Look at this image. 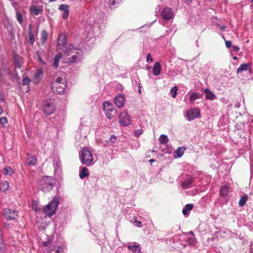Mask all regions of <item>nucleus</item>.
I'll return each instance as SVG.
<instances>
[{
  "label": "nucleus",
  "instance_id": "nucleus-1",
  "mask_svg": "<svg viewBox=\"0 0 253 253\" xmlns=\"http://www.w3.org/2000/svg\"><path fill=\"white\" fill-rule=\"evenodd\" d=\"M53 187V179L51 176H43L39 181V187L44 192L50 191Z\"/></svg>",
  "mask_w": 253,
  "mask_h": 253
},
{
  "label": "nucleus",
  "instance_id": "nucleus-2",
  "mask_svg": "<svg viewBox=\"0 0 253 253\" xmlns=\"http://www.w3.org/2000/svg\"><path fill=\"white\" fill-rule=\"evenodd\" d=\"M79 158L81 163L86 166L93 165V156L91 152L86 147H84L79 152Z\"/></svg>",
  "mask_w": 253,
  "mask_h": 253
},
{
  "label": "nucleus",
  "instance_id": "nucleus-3",
  "mask_svg": "<svg viewBox=\"0 0 253 253\" xmlns=\"http://www.w3.org/2000/svg\"><path fill=\"white\" fill-rule=\"evenodd\" d=\"M58 205L59 199L55 197L51 202L44 207L43 209L44 213L49 217H51L55 213Z\"/></svg>",
  "mask_w": 253,
  "mask_h": 253
},
{
  "label": "nucleus",
  "instance_id": "nucleus-4",
  "mask_svg": "<svg viewBox=\"0 0 253 253\" xmlns=\"http://www.w3.org/2000/svg\"><path fill=\"white\" fill-rule=\"evenodd\" d=\"M103 109L106 117L111 119L115 117L116 114V109L114 108L113 104L108 101H105L103 103Z\"/></svg>",
  "mask_w": 253,
  "mask_h": 253
},
{
  "label": "nucleus",
  "instance_id": "nucleus-5",
  "mask_svg": "<svg viewBox=\"0 0 253 253\" xmlns=\"http://www.w3.org/2000/svg\"><path fill=\"white\" fill-rule=\"evenodd\" d=\"M200 116V111L198 108H191L186 111V117L189 121H192L199 118Z\"/></svg>",
  "mask_w": 253,
  "mask_h": 253
},
{
  "label": "nucleus",
  "instance_id": "nucleus-6",
  "mask_svg": "<svg viewBox=\"0 0 253 253\" xmlns=\"http://www.w3.org/2000/svg\"><path fill=\"white\" fill-rule=\"evenodd\" d=\"M42 108L43 113L47 116L51 115L55 110L53 104L47 101L43 103Z\"/></svg>",
  "mask_w": 253,
  "mask_h": 253
},
{
  "label": "nucleus",
  "instance_id": "nucleus-7",
  "mask_svg": "<svg viewBox=\"0 0 253 253\" xmlns=\"http://www.w3.org/2000/svg\"><path fill=\"white\" fill-rule=\"evenodd\" d=\"M18 211L16 210H11L5 208L3 210V214L6 220H15L17 215Z\"/></svg>",
  "mask_w": 253,
  "mask_h": 253
},
{
  "label": "nucleus",
  "instance_id": "nucleus-8",
  "mask_svg": "<svg viewBox=\"0 0 253 253\" xmlns=\"http://www.w3.org/2000/svg\"><path fill=\"white\" fill-rule=\"evenodd\" d=\"M119 123L123 126H128L130 124V116L127 112H123L119 115Z\"/></svg>",
  "mask_w": 253,
  "mask_h": 253
},
{
  "label": "nucleus",
  "instance_id": "nucleus-9",
  "mask_svg": "<svg viewBox=\"0 0 253 253\" xmlns=\"http://www.w3.org/2000/svg\"><path fill=\"white\" fill-rule=\"evenodd\" d=\"M66 87L67 84L64 83L56 85H53L52 86V89L54 93L62 94L65 92Z\"/></svg>",
  "mask_w": 253,
  "mask_h": 253
},
{
  "label": "nucleus",
  "instance_id": "nucleus-10",
  "mask_svg": "<svg viewBox=\"0 0 253 253\" xmlns=\"http://www.w3.org/2000/svg\"><path fill=\"white\" fill-rule=\"evenodd\" d=\"M174 14L171 8H165L162 11V16L164 20H169L173 17Z\"/></svg>",
  "mask_w": 253,
  "mask_h": 253
},
{
  "label": "nucleus",
  "instance_id": "nucleus-11",
  "mask_svg": "<svg viewBox=\"0 0 253 253\" xmlns=\"http://www.w3.org/2000/svg\"><path fill=\"white\" fill-rule=\"evenodd\" d=\"M249 70L250 73H252V70L251 65L250 63H243L240 65V67L237 69L236 73L237 75L243 72Z\"/></svg>",
  "mask_w": 253,
  "mask_h": 253
},
{
  "label": "nucleus",
  "instance_id": "nucleus-12",
  "mask_svg": "<svg viewBox=\"0 0 253 253\" xmlns=\"http://www.w3.org/2000/svg\"><path fill=\"white\" fill-rule=\"evenodd\" d=\"M125 97L123 95L118 94L115 97L114 102L116 106L121 108L124 106L125 104Z\"/></svg>",
  "mask_w": 253,
  "mask_h": 253
},
{
  "label": "nucleus",
  "instance_id": "nucleus-13",
  "mask_svg": "<svg viewBox=\"0 0 253 253\" xmlns=\"http://www.w3.org/2000/svg\"><path fill=\"white\" fill-rule=\"evenodd\" d=\"M203 97L202 94H200L198 92H193L191 93L190 95V98H189V101L190 102L191 104H193L195 100H196L198 99H201Z\"/></svg>",
  "mask_w": 253,
  "mask_h": 253
},
{
  "label": "nucleus",
  "instance_id": "nucleus-14",
  "mask_svg": "<svg viewBox=\"0 0 253 253\" xmlns=\"http://www.w3.org/2000/svg\"><path fill=\"white\" fill-rule=\"evenodd\" d=\"M204 93L206 95L205 97L208 100H213L216 98L215 95L209 88H205L204 89Z\"/></svg>",
  "mask_w": 253,
  "mask_h": 253
},
{
  "label": "nucleus",
  "instance_id": "nucleus-15",
  "mask_svg": "<svg viewBox=\"0 0 253 253\" xmlns=\"http://www.w3.org/2000/svg\"><path fill=\"white\" fill-rule=\"evenodd\" d=\"M43 75V71L42 69H40L38 70L34 74V83L36 84H38L40 81L41 78H42V76Z\"/></svg>",
  "mask_w": 253,
  "mask_h": 253
},
{
  "label": "nucleus",
  "instance_id": "nucleus-16",
  "mask_svg": "<svg viewBox=\"0 0 253 253\" xmlns=\"http://www.w3.org/2000/svg\"><path fill=\"white\" fill-rule=\"evenodd\" d=\"M161 71V66L159 62H156L153 67V74L154 76H158Z\"/></svg>",
  "mask_w": 253,
  "mask_h": 253
},
{
  "label": "nucleus",
  "instance_id": "nucleus-17",
  "mask_svg": "<svg viewBox=\"0 0 253 253\" xmlns=\"http://www.w3.org/2000/svg\"><path fill=\"white\" fill-rule=\"evenodd\" d=\"M28 37H29L30 44L31 45H33L35 41V39L34 34H33V32L32 31L31 24H30L28 26Z\"/></svg>",
  "mask_w": 253,
  "mask_h": 253
},
{
  "label": "nucleus",
  "instance_id": "nucleus-18",
  "mask_svg": "<svg viewBox=\"0 0 253 253\" xmlns=\"http://www.w3.org/2000/svg\"><path fill=\"white\" fill-rule=\"evenodd\" d=\"M67 43L66 37L63 34H60L57 39V43L58 45H65Z\"/></svg>",
  "mask_w": 253,
  "mask_h": 253
},
{
  "label": "nucleus",
  "instance_id": "nucleus-19",
  "mask_svg": "<svg viewBox=\"0 0 253 253\" xmlns=\"http://www.w3.org/2000/svg\"><path fill=\"white\" fill-rule=\"evenodd\" d=\"M185 148L184 146L179 147L177 148L174 154V157L175 158H179L183 155L184 151Z\"/></svg>",
  "mask_w": 253,
  "mask_h": 253
},
{
  "label": "nucleus",
  "instance_id": "nucleus-20",
  "mask_svg": "<svg viewBox=\"0 0 253 253\" xmlns=\"http://www.w3.org/2000/svg\"><path fill=\"white\" fill-rule=\"evenodd\" d=\"M89 174L88 169L86 167H83L80 171L79 177L81 179L88 176Z\"/></svg>",
  "mask_w": 253,
  "mask_h": 253
},
{
  "label": "nucleus",
  "instance_id": "nucleus-21",
  "mask_svg": "<svg viewBox=\"0 0 253 253\" xmlns=\"http://www.w3.org/2000/svg\"><path fill=\"white\" fill-rule=\"evenodd\" d=\"M62 57V54L60 52L57 54L53 58V66L54 68H57L59 66V62Z\"/></svg>",
  "mask_w": 253,
  "mask_h": 253
},
{
  "label": "nucleus",
  "instance_id": "nucleus-22",
  "mask_svg": "<svg viewBox=\"0 0 253 253\" xmlns=\"http://www.w3.org/2000/svg\"><path fill=\"white\" fill-rule=\"evenodd\" d=\"M193 205L192 204H186L182 209V213L184 215H188L189 212L193 208Z\"/></svg>",
  "mask_w": 253,
  "mask_h": 253
},
{
  "label": "nucleus",
  "instance_id": "nucleus-23",
  "mask_svg": "<svg viewBox=\"0 0 253 253\" xmlns=\"http://www.w3.org/2000/svg\"><path fill=\"white\" fill-rule=\"evenodd\" d=\"M128 249L131 251L132 253H139L140 252V247L139 245H129L128 246Z\"/></svg>",
  "mask_w": 253,
  "mask_h": 253
},
{
  "label": "nucleus",
  "instance_id": "nucleus-24",
  "mask_svg": "<svg viewBox=\"0 0 253 253\" xmlns=\"http://www.w3.org/2000/svg\"><path fill=\"white\" fill-rule=\"evenodd\" d=\"M30 11L35 15H38L42 11V8L38 7L35 5H33L30 8Z\"/></svg>",
  "mask_w": 253,
  "mask_h": 253
},
{
  "label": "nucleus",
  "instance_id": "nucleus-25",
  "mask_svg": "<svg viewBox=\"0 0 253 253\" xmlns=\"http://www.w3.org/2000/svg\"><path fill=\"white\" fill-rule=\"evenodd\" d=\"M9 187V183L5 181L0 183V191L2 192H5L8 190Z\"/></svg>",
  "mask_w": 253,
  "mask_h": 253
},
{
  "label": "nucleus",
  "instance_id": "nucleus-26",
  "mask_svg": "<svg viewBox=\"0 0 253 253\" xmlns=\"http://www.w3.org/2000/svg\"><path fill=\"white\" fill-rule=\"evenodd\" d=\"M193 183V179L189 178L186 180H184L182 183V187L183 188H188L192 183Z\"/></svg>",
  "mask_w": 253,
  "mask_h": 253
},
{
  "label": "nucleus",
  "instance_id": "nucleus-27",
  "mask_svg": "<svg viewBox=\"0 0 253 253\" xmlns=\"http://www.w3.org/2000/svg\"><path fill=\"white\" fill-rule=\"evenodd\" d=\"M219 193L222 197H225L228 193V187L226 185L222 186L220 188Z\"/></svg>",
  "mask_w": 253,
  "mask_h": 253
},
{
  "label": "nucleus",
  "instance_id": "nucleus-28",
  "mask_svg": "<svg viewBox=\"0 0 253 253\" xmlns=\"http://www.w3.org/2000/svg\"><path fill=\"white\" fill-rule=\"evenodd\" d=\"M47 32L45 30H42L41 32V42L44 44L47 39Z\"/></svg>",
  "mask_w": 253,
  "mask_h": 253
},
{
  "label": "nucleus",
  "instance_id": "nucleus-29",
  "mask_svg": "<svg viewBox=\"0 0 253 253\" xmlns=\"http://www.w3.org/2000/svg\"><path fill=\"white\" fill-rule=\"evenodd\" d=\"M3 172L5 175H11L14 173V171L10 167L7 166L3 168Z\"/></svg>",
  "mask_w": 253,
  "mask_h": 253
},
{
  "label": "nucleus",
  "instance_id": "nucleus-30",
  "mask_svg": "<svg viewBox=\"0 0 253 253\" xmlns=\"http://www.w3.org/2000/svg\"><path fill=\"white\" fill-rule=\"evenodd\" d=\"M248 200V195L247 194L244 195L240 199L239 201V205L240 207H243L246 204Z\"/></svg>",
  "mask_w": 253,
  "mask_h": 253
},
{
  "label": "nucleus",
  "instance_id": "nucleus-31",
  "mask_svg": "<svg viewBox=\"0 0 253 253\" xmlns=\"http://www.w3.org/2000/svg\"><path fill=\"white\" fill-rule=\"evenodd\" d=\"M169 141L168 136L165 134L161 135L159 137V142L160 144H166Z\"/></svg>",
  "mask_w": 253,
  "mask_h": 253
},
{
  "label": "nucleus",
  "instance_id": "nucleus-32",
  "mask_svg": "<svg viewBox=\"0 0 253 253\" xmlns=\"http://www.w3.org/2000/svg\"><path fill=\"white\" fill-rule=\"evenodd\" d=\"M37 159L34 157L29 158L27 161V164L29 166H34L37 164Z\"/></svg>",
  "mask_w": 253,
  "mask_h": 253
},
{
  "label": "nucleus",
  "instance_id": "nucleus-33",
  "mask_svg": "<svg viewBox=\"0 0 253 253\" xmlns=\"http://www.w3.org/2000/svg\"><path fill=\"white\" fill-rule=\"evenodd\" d=\"M53 167L54 169V172L55 173H58L61 171V169L60 162H56L55 164H53Z\"/></svg>",
  "mask_w": 253,
  "mask_h": 253
},
{
  "label": "nucleus",
  "instance_id": "nucleus-34",
  "mask_svg": "<svg viewBox=\"0 0 253 253\" xmlns=\"http://www.w3.org/2000/svg\"><path fill=\"white\" fill-rule=\"evenodd\" d=\"M122 0H110V6L111 9L114 8L116 7V5H118Z\"/></svg>",
  "mask_w": 253,
  "mask_h": 253
},
{
  "label": "nucleus",
  "instance_id": "nucleus-35",
  "mask_svg": "<svg viewBox=\"0 0 253 253\" xmlns=\"http://www.w3.org/2000/svg\"><path fill=\"white\" fill-rule=\"evenodd\" d=\"M63 251V248L58 247H53L51 249L49 253H60Z\"/></svg>",
  "mask_w": 253,
  "mask_h": 253
},
{
  "label": "nucleus",
  "instance_id": "nucleus-36",
  "mask_svg": "<svg viewBox=\"0 0 253 253\" xmlns=\"http://www.w3.org/2000/svg\"><path fill=\"white\" fill-rule=\"evenodd\" d=\"M177 90L178 87L176 86H174L170 89V93L172 98H174L176 97Z\"/></svg>",
  "mask_w": 253,
  "mask_h": 253
},
{
  "label": "nucleus",
  "instance_id": "nucleus-37",
  "mask_svg": "<svg viewBox=\"0 0 253 253\" xmlns=\"http://www.w3.org/2000/svg\"><path fill=\"white\" fill-rule=\"evenodd\" d=\"M16 19L18 22L20 24H22L23 22V16L22 13L19 11L16 12Z\"/></svg>",
  "mask_w": 253,
  "mask_h": 253
},
{
  "label": "nucleus",
  "instance_id": "nucleus-38",
  "mask_svg": "<svg viewBox=\"0 0 253 253\" xmlns=\"http://www.w3.org/2000/svg\"><path fill=\"white\" fill-rule=\"evenodd\" d=\"M63 81L64 80L62 79V78L61 77H59L55 80L52 81V85L64 83Z\"/></svg>",
  "mask_w": 253,
  "mask_h": 253
},
{
  "label": "nucleus",
  "instance_id": "nucleus-39",
  "mask_svg": "<svg viewBox=\"0 0 253 253\" xmlns=\"http://www.w3.org/2000/svg\"><path fill=\"white\" fill-rule=\"evenodd\" d=\"M245 125L243 123L238 122L236 124L235 127L237 130H243L244 129Z\"/></svg>",
  "mask_w": 253,
  "mask_h": 253
},
{
  "label": "nucleus",
  "instance_id": "nucleus-40",
  "mask_svg": "<svg viewBox=\"0 0 253 253\" xmlns=\"http://www.w3.org/2000/svg\"><path fill=\"white\" fill-rule=\"evenodd\" d=\"M31 80L30 79V78L27 76H26L23 79L22 84L23 85H28L29 84Z\"/></svg>",
  "mask_w": 253,
  "mask_h": 253
},
{
  "label": "nucleus",
  "instance_id": "nucleus-41",
  "mask_svg": "<svg viewBox=\"0 0 253 253\" xmlns=\"http://www.w3.org/2000/svg\"><path fill=\"white\" fill-rule=\"evenodd\" d=\"M59 9L64 11L69 10V6L67 4H62L59 5Z\"/></svg>",
  "mask_w": 253,
  "mask_h": 253
},
{
  "label": "nucleus",
  "instance_id": "nucleus-42",
  "mask_svg": "<svg viewBox=\"0 0 253 253\" xmlns=\"http://www.w3.org/2000/svg\"><path fill=\"white\" fill-rule=\"evenodd\" d=\"M186 241L189 245H194L195 244V238L188 237Z\"/></svg>",
  "mask_w": 253,
  "mask_h": 253
},
{
  "label": "nucleus",
  "instance_id": "nucleus-43",
  "mask_svg": "<svg viewBox=\"0 0 253 253\" xmlns=\"http://www.w3.org/2000/svg\"><path fill=\"white\" fill-rule=\"evenodd\" d=\"M70 62L72 63H74L77 61V60H79V58L78 56L76 55H74L72 56H71L70 58Z\"/></svg>",
  "mask_w": 253,
  "mask_h": 253
},
{
  "label": "nucleus",
  "instance_id": "nucleus-44",
  "mask_svg": "<svg viewBox=\"0 0 253 253\" xmlns=\"http://www.w3.org/2000/svg\"><path fill=\"white\" fill-rule=\"evenodd\" d=\"M7 123V119L6 117H2L1 118H0V124L2 125V126H4V125H5L6 123Z\"/></svg>",
  "mask_w": 253,
  "mask_h": 253
},
{
  "label": "nucleus",
  "instance_id": "nucleus-45",
  "mask_svg": "<svg viewBox=\"0 0 253 253\" xmlns=\"http://www.w3.org/2000/svg\"><path fill=\"white\" fill-rule=\"evenodd\" d=\"M143 129L141 128L136 130L134 131V136L136 137H138L143 132Z\"/></svg>",
  "mask_w": 253,
  "mask_h": 253
},
{
  "label": "nucleus",
  "instance_id": "nucleus-46",
  "mask_svg": "<svg viewBox=\"0 0 253 253\" xmlns=\"http://www.w3.org/2000/svg\"><path fill=\"white\" fill-rule=\"evenodd\" d=\"M146 61L147 63H152L153 62L152 57L150 53L147 54L146 56Z\"/></svg>",
  "mask_w": 253,
  "mask_h": 253
},
{
  "label": "nucleus",
  "instance_id": "nucleus-47",
  "mask_svg": "<svg viewBox=\"0 0 253 253\" xmlns=\"http://www.w3.org/2000/svg\"><path fill=\"white\" fill-rule=\"evenodd\" d=\"M133 224L137 227H141L143 226L142 222L141 221H138L136 220H135L133 222Z\"/></svg>",
  "mask_w": 253,
  "mask_h": 253
},
{
  "label": "nucleus",
  "instance_id": "nucleus-48",
  "mask_svg": "<svg viewBox=\"0 0 253 253\" xmlns=\"http://www.w3.org/2000/svg\"><path fill=\"white\" fill-rule=\"evenodd\" d=\"M69 15V10L64 12L62 15V18L63 19H67L68 18Z\"/></svg>",
  "mask_w": 253,
  "mask_h": 253
},
{
  "label": "nucleus",
  "instance_id": "nucleus-49",
  "mask_svg": "<svg viewBox=\"0 0 253 253\" xmlns=\"http://www.w3.org/2000/svg\"><path fill=\"white\" fill-rule=\"evenodd\" d=\"M225 45L227 48H229L232 46V42L230 41H226Z\"/></svg>",
  "mask_w": 253,
  "mask_h": 253
},
{
  "label": "nucleus",
  "instance_id": "nucleus-50",
  "mask_svg": "<svg viewBox=\"0 0 253 253\" xmlns=\"http://www.w3.org/2000/svg\"><path fill=\"white\" fill-rule=\"evenodd\" d=\"M5 248V244L2 239L0 238V249H3Z\"/></svg>",
  "mask_w": 253,
  "mask_h": 253
},
{
  "label": "nucleus",
  "instance_id": "nucleus-51",
  "mask_svg": "<svg viewBox=\"0 0 253 253\" xmlns=\"http://www.w3.org/2000/svg\"><path fill=\"white\" fill-rule=\"evenodd\" d=\"M116 139H117V137L114 135H111L109 139V140H110V142H112L113 143L115 142L116 141Z\"/></svg>",
  "mask_w": 253,
  "mask_h": 253
},
{
  "label": "nucleus",
  "instance_id": "nucleus-52",
  "mask_svg": "<svg viewBox=\"0 0 253 253\" xmlns=\"http://www.w3.org/2000/svg\"><path fill=\"white\" fill-rule=\"evenodd\" d=\"M15 66L18 68H20L21 67V64L19 60H16L15 61Z\"/></svg>",
  "mask_w": 253,
  "mask_h": 253
},
{
  "label": "nucleus",
  "instance_id": "nucleus-53",
  "mask_svg": "<svg viewBox=\"0 0 253 253\" xmlns=\"http://www.w3.org/2000/svg\"><path fill=\"white\" fill-rule=\"evenodd\" d=\"M50 244H51L50 240H49V241H46V242H43V245L44 247H48Z\"/></svg>",
  "mask_w": 253,
  "mask_h": 253
},
{
  "label": "nucleus",
  "instance_id": "nucleus-54",
  "mask_svg": "<svg viewBox=\"0 0 253 253\" xmlns=\"http://www.w3.org/2000/svg\"><path fill=\"white\" fill-rule=\"evenodd\" d=\"M232 47L233 50H234L236 52L238 51L240 49V48L238 46L233 45Z\"/></svg>",
  "mask_w": 253,
  "mask_h": 253
},
{
  "label": "nucleus",
  "instance_id": "nucleus-55",
  "mask_svg": "<svg viewBox=\"0 0 253 253\" xmlns=\"http://www.w3.org/2000/svg\"><path fill=\"white\" fill-rule=\"evenodd\" d=\"M17 60H19V55L17 54H15L14 55V62L16 61Z\"/></svg>",
  "mask_w": 253,
  "mask_h": 253
},
{
  "label": "nucleus",
  "instance_id": "nucleus-56",
  "mask_svg": "<svg viewBox=\"0 0 253 253\" xmlns=\"http://www.w3.org/2000/svg\"><path fill=\"white\" fill-rule=\"evenodd\" d=\"M0 102H4V95L2 93L0 94Z\"/></svg>",
  "mask_w": 253,
  "mask_h": 253
},
{
  "label": "nucleus",
  "instance_id": "nucleus-57",
  "mask_svg": "<svg viewBox=\"0 0 253 253\" xmlns=\"http://www.w3.org/2000/svg\"><path fill=\"white\" fill-rule=\"evenodd\" d=\"M192 1L193 0H184V3L187 4H190Z\"/></svg>",
  "mask_w": 253,
  "mask_h": 253
},
{
  "label": "nucleus",
  "instance_id": "nucleus-58",
  "mask_svg": "<svg viewBox=\"0 0 253 253\" xmlns=\"http://www.w3.org/2000/svg\"><path fill=\"white\" fill-rule=\"evenodd\" d=\"M138 93L141 94V86H140V84H138Z\"/></svg>",
  "mask_w": 253,
  "mask_h": 253
},
{
  "label": "nucleus",
  "instance_id": "nucleus-59",
  "mask_svg": "<svg viewBox=\"0 0 253 253\" xmlns=\"http://www.w3.org/2000/svg\"><path fill=\"white\" fill-rule=\"evenodd\" d=\"M0 253H6L5 248L3 249H0Z\"/></svg>",
  "mask_w": 253,
  "mask_h": 253
},
{
  "label": "nucleus",
  "instance_id": "nucleus-60",
  "mask_svg": "<svg viewBox=\"0 0 253 253\" xmlns=\"http://www.w3.org/2000/svg\"><path fill=\"white\" fill-rule=\"evenodd\" d=\"M149 162V163L152 164L153 162H155V160L152 159H150Z\"/></svg>",
  "mask_w": 253,
  "mask_h": 253
},
{
  "label": "nucleus",
  "instance_id": "nucleus-61",
  "mask_svg": "<svg viewBox=\"0 0 253 253\" xmlns=\"http://www.w3.org/2000/svg\"><path fill=\"white\" fill-rule=\"evenodd\" d=\"M189 234L192 236H194V232L193 231H190L189 232Z\"/></svg>",
  "mask_w": 253,
  "mask_h": 253
},
{
  "label": "nucleus",
  "instance_id": "nucleus-62",
  "mask_svg": "<svg viewBox=\"0 0 253 253\" xmlns=\"http://www.w3.org/2000/svg\"><path fill=\"white\" fill-rule=\"evenodd\" d=\"M9 225V224L7 223L4 224V226L5 228H8Z\"/></svg>",
  "mask_w": 253,
  "mask_h": 253
},
{
  "label": "nucleus",
  "instance_id": "nucleus-63",
  "mask_svg": "<svg viewBox=\"0 0 253 253\" xmlns=\"http://www.w3.org/2000/svg\"><path fill=\"white\" fill-rule=\"evenodd\" d=\"M38 59L40 61H41L42 63L43 62L42 60V58L40 56H38Z\"/></svg>",
  "mask_w": 253,
  "mask_h": 253
},
{
  "label": "nucleus",
  "instance_id": "nucleus-64",
  "mask_svg": "<svg viewBox=\"0 0 253 253\" xmlns=\"http://www.w3.org/2000/svg\"><path fill=\"white\" fill-rule=\"evenodd\" d=\"M226 27L224 26H222L220 28L222 30H224L225 29Z\"/></svg>",
  "mask_w": 253,
  "mask_h": 253
}]
</instances>
